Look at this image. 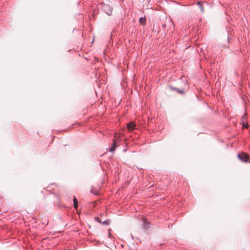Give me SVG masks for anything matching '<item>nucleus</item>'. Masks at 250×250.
<instances>
[{"instance_id":"obj_4","label":"nucleus","mask_w":250,"mask_h":250,"mask_svg":"<svg viewBox=\"0 0 250 250\" xmlns=\"http://www.w3.org/2000/svg\"><path fill=\"white\" fill-rule=\"evenodd\" d=\"M116 141L113 140V143L112 146L109 149V151L110 152H113L116 149Z\"/></svg>"},{"instance_id":"obj_11","label":"nucleus","mask_w":250,"mask_h":250,"mask_svg":"<svg viewBox=\"0 0 250 250\" xmlns=\"http://www.w3.org/2000/svg\"><path fill=\"white\" fill-rule=\"evenodd\" d=\"M110 233H109V237H110Z\"/></svg>"},{"instance_id":"obj_2","label":"nucleus","mask_w":250,"mask_h":250,"mask_svg":"<svg viewBox=\"0 0 250 250\" xmlns=\"http://www.w3.org/2000/svg\"><path fill=\"white\" fill-rule=\"evenodd\" d=\"M103 10L107 15L109 16L112 15L113 8L110 5L104 4L103 6Z\"/></svg>"},{"instance_id":"obj_10","label":"nucleus","mask_w":250,"mask_h":250,"mask_svg":"<svg viewBox=\"0 0 250 250\" xmlns=\"http://www.w3.org/2000/svg\"><path fill=\"white\" fill-rule=\"evenodd\" d=\"M243 126H244V127H245V128H247V127H248V125H245V124H244Z\"/></svg>"},{"instance_id":"obj_5","label":"nucleus","mask_w":250,"mask_h":250,"mask_svg":"<svg viewBox=\"0 0 250 250\" xmlns=\"http://www.w3.org/2000/svg\"><path fill=\"white\" fill-rule=\"evenodd\" d=\"M73 203H74V208L76 209H77L78 208V201H77V198L76 197H74V198L73 199Z\"/></svg>"},{"instance_id":"obj_6","label":"nucleus","mask_w":250,"mask_h":250,"mask_svg":"<svg viewBox=\"0 0 250 250\" xmlns=\"http://www.w3.org/2000/svg\"><path fill=\"white\" fill-rule=\"evenodd\" d=\"M139 21H140V23L145 24L146 22V18L145 17L144 18H143V17L140 18L139 19Z\"/></svg>"},{"instance_id":"obj_9","label":"nucleus","mask_w":250,"mask_h":250,"mask_svg":"<svg viewBox=\"0 0 250 250\" xmlns=\"http://www.w3.org/2000/svg\"><path fill=\"white\" fill-rule=\"evenodd\" d=\"M172 89H174V90H176V91H177L178 92H179V93H183V91H182V90H179V89H177V88H172Z\"/></svg>"},{"instance_id":"obj_8","label":"nucleus","mask_w":250,"mask_h":250,"mask_svg":"<svg viewBox=\"0 0 250 250\" xmlns=\"http://www.w3.org/2000/svg\"><path fill=\"white\" fill-rule=\"evenodd\" d=\"M144 228L145 229H147L148 227H147V225H148V224L146 223V220L144 219Z\"/></svg>"},{"instance_id":"obj_7","label":"nucleus","mask_w":250,"mask_h":250,"mask_svg":"<svg viewBox=\"0 0 250 250\" xmlns=\"http://www.w3.org/2000/svg\"><path fill=\"white\" fill-rule=\"evenodd\" d=\"M197 4L198 5H199V6L201 8V11L203 12H204V8H203V6L202 5V2L201 1H198L197 2Z\"/></svg>"},{"instance_id":"obj_3","label":"nucleus","mask_w":250,"mask_h":250,"mask_svg":"<svg viewBox=\"0 0 250 250\" xmlns=\"http://www.w3.org/2000/svg\"><path fill=\"white\" fill-rule=\"evenodd\" d=\"M127 128L129 132L136 129V124L133 122H130L127 124Z\"/></svg>"},{"instance_id":"obj_1","label":"nucleus","mask_w":250,"mask_h":250,"mask_svg":"<svg viewBox=\"0 0 250 250\" xmlns=\"http://www.w3.org/2000/svg\"><path fill=\"white\" fill-rule=\"evenodd\" d=\"M238 158L243 162H248L250 163V158L249 156L245 153H241V154H238Z\"/></svg>"}]
</instances>
